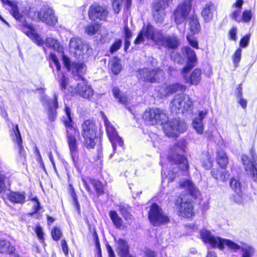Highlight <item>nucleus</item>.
Masks as SVG:
<instances>
[{"instance_id": "4468645a", "label": "nucleus", "mask_w": 257, "mask_h": 257, "mask_svg": "<svg viewBox=\"0 0 257 257\" xmlns=\"http://www.w3.org/2000/svg\"><path fill=\"white\" fill-rule=\"evenodd\" d=\"M203 241L213 248H218L222 250L224 248V239L218 236L213 234L207 230H203L201 232Z\"/></svg>"}, {"instance_id": "09e8293b", "label": "nucleus", "mask_w": 257, "mask_h": 257, "mask_svg": "<svg viewBox=\"0 0 257 257\" xmlns=\"http://www.w3.org/2000/svg\"><path fill=\"white\" fill-rule=\"evenodd\" d=\"M123 0H112V6L115 13L118 14L120 9Z\"/></svg>"}, {"instance_id": "ddd939ff", "label": "nucleus", "mask_w": 257, "mask_h": 257, "mask_svg": "<svg viewBox=\"0 0 257 257\" xmlns=\"http://www.w3.org/2000/svg\"><path fill=\"white\" fill-rule=\"evenodd\" d=\"M229 183L231 188L236 193L234 196V201L236 202L244 205L250 200L251 198L243 194L244 186L241 184V182L238 178H231Z\"/></svg>"}, {"instance_id": "aec40b11", "label": "nucleus", "mask_w": 257, "mask_h": 257, "mask_svg": "<svg viewBox=\"0 0 257 257\" xmlns=\"http://www.w3.org/2000/svg\"><path fill=\"white\" fill-rule=\"evenodd\" d=\"M78 135V131H77V133L75 132L67 133V142L71 155L74 162H75L78 158V147L76 136Z\"/></svg>"}, {"instance_id": "393cba45", "label": "nucleus", "mask_w": 257, "mask_h": 257, "mask_svg": "<svg viewBox=\"0 0 257 257\" xmlns=\"http://www.w3.org/2000/svg\"><path fill=\"white\" fill-rule=\"evenodd\" d=\"M71 70L74 78L76 80L80 81L84 79L83 75L86 71V66L83 63H73Z\"/></svg>"}, {"instance_id": "a211bd4d", "label": "nucleus", "mask_w": 257, "mask_h": 257, "mask_svg": "<svg viewBox=\"0 0 257 257\" xmlns=\"http://www.w3.org/2000/svg\"><path fill=\"white\" fill-rule=\"evenodd\" d=\"M57 98L58 94L56 93H54L52 99H48L46 96L43 97V103L48 109V116L51 121L54 120L56 116V109L58 106Z\"/></svg>"}, {"instance_id": "4be33fe9", "label": "nucleus", "mask_w": 257, "mask_h": 257, "mask_svg": "<svg viewBox=\"0 0 257 257\" xmlns=\"http://www.w3.org/2000/svg\"><path fill=\"white\" fill-rule=\"evenodd\" d=\"M217 162L220 167V170H213L212 174L213 177L218 180L224 182L225 181V175L224 174V167H225V153L218 151L217 152Z\"/></svg>"}, {"instance_id": "20e7f679", "label": "nucleus", "mask_w": 257, "mask_h": 257, "mask_svg": "<svg viewBox=\"0 0 257 257\" xmlns=\"http://www.w3.org/2000/svg\"><path fill=\"white\" fill-rule=\"evenodd\" d=\"M181 52L183 56L187 59L186 65L183 68L182 71L183 77L187 83H189L192 85H197L201 80V70L196 68L192 71L189 76L186 75V73L196 65L197 61L196 54L193 50L188 46L182 48Z\"/></svg>"}, {"instance_id": "79ce46f5", "label": "nucleus", "mask_w": 257, "mask_h": 257, "mask_svg": "<svg viewBox=\"0 0 257 257\" xmlns=\"http://www.w3.org/2000/svg\"><path fill=\"white\" fill-rule=\"evenodd\" d=\"M180 112L182 113H190L191 112L193 108V101L191 98L189 96V101L187 103H183Z\"/></svg>"}, {"instance_id": "c03bdc74", "label": "nucleus", "mask_w": 257, "mask_h": 257, "mask_svg": "<svg viewBox=\"0 0 257 257\" xmlns=\"http://www.w3.org/2000/svg\"><path fill=\"white\" fill-rule=\"evenodd\" d=\"M226 246L234 252H237L241 249V246L229 239H226Z\"/></svg>"}, {"instance_id": "e433bc0d", "label": "nucleus", "mask_w": 257, "mask_h": 257, "mask_svg": "<svg viewBox=\"0 0 257 257\" xmlns=\"http://www.w3.org/2000/svg\"><path fill=\"white\" fill-rule=\"evenodd\" d=\"M242 88L238 85L236 89V96L237 102L243 108H245L247 106V100L242 97Z\"/></svg>"}, {"instance_id": "ea45409f", "label": "nucleus", "mask_w": 257, "mask_h": 257, "mask_svg": "<svg viewBox=\"0 0 257 257\" xmlns=\"http://www.w3.org/2000/svg\"><path fill=\"white\" fill-rule=\"evenodd\" d=\"M112 92L113 95L118 99L119 102L124 104L127 103V99L126 96L121 94L118 88H113Z\"/></svg>"}, {"instance_id": "1a4fd4ad", "label": "nucleus", "mask_w": 257, "mask_h": 257, "mask_svg": "<svg viewBox=\"0 0 257 257\" xmlns=\"http://www.w3.org/2000/svg\"><path fill=\"white\" fill-rule=\"evenodd\" d=\"M137 77L140 81L150 83L159 82L164 78V72L160 69L144 68L138 71Z\"/></svg>"}, {"instance_id": "c756f323", "label": "nucleus", "mask_w": 257, "mask_h": 257, "mask_svg": "<svg viewBox=\"0 0 257 257\" xmlns=\"http://www.w3.org/2000/svg\"><path fill=\"white\" fill-rule=\"evenodd\" d=\"M24 192H11L9 195V200L15 203L24 204L26 201Z\"/></svg>"}, {"instance_id": "58836bf2", "label": "nucleus", "mask_w": 257, "mask_h": 257, "mask_svg": "<svg viewBox=\"0 0 257 257\" xmlns=\"http://www.w3.org/2000/svg\"><path fill=\"white\" fill-rule=\"evenodd\" d=\"M128 207L127 205H121L119 206V211L124 219L127 221H129L133 219L132 215L128 211Z\"/></svg>"}, {"instance_id": "864d4df0", "label": "nucleus", "mask_w": 257, "mask_h": 257, "mask_svg": "<svg viewBox=\"0 0 257 257\" xmlns=\"http://www.w3.org/2000/svg\"><path fill=\"white\" fill-rule=\"evenodd\" d=\"M51 235L54 240H58L61 236L62 233L59 228L55 227L51 231Z\"/></svg>"}, {"instance_id": "6e6d98bb", "label": "nucleus", "mask_w": 257, "mask_h": 257, "mask_svg": "<svg viewBox=\"0 0 257 257\" xmlns=\"http://www.w3.org/2000/svg\"><path fill=\"white\" fill-rule=\"evenodd\" d=\"M122 44V41L120 39L116 40L113 44L112 45V46L110 47V52L111 53H113V52L117 51L120 47L121 45Z\"/></svg>"}, {"instance_id": "f8f14e48", "label": "nucleus", "mask_w": 257, "mask_h": 257, "mask_svg": "<svg viewBox=\"0 0 257 257\" xmlns=\"http://www.w3.org/2000/svg\"><path fill=\"white\" fill-rule=\"evenodd\" d=\"M191 0H184L174 12V20L177 25L185 21L191 10Z\"/></svg>"}, {"instance_id": "bb28decb", "label": "nucleus", "mask_w": 257, "mask_h": 257, "mask_svg": "<svg viewBox=\"0 0 257 257\" xmlns=\"http://www.w3.org/2000/svg\"><path fill=\"white\" fill-rule=\"evenodd\" d=\"M216 14V7L211 3L207 4L201 12L202 16L206 23L209 22Z\"/></svg>"}, {"instance_id": "0e129e2a", "label": "nucleus", "mask_w": 257, "mask_h": 257, "mask_svg": "<svg viewBox=\"0 0 257 257\" xmlns=\"http://www.w3.org/2000/svg\"><path fill=\"white\" fill-rule=\"evenodd\" d=\"M61 244L64 253L65 255H67L68 253V248L66 240L64 239L62 240Z\"/></svg>"}, {"instance_id": "0eeeda50", "label": "nucleus", "mask_w": 257, "mask_h": 257, "mask_svg": "<svg viewBox=\"0 0 257 257\" xmlns=\"http://www.w3.org/2000/svg\"><path fill=\"white\" fill-rule=\"evenodd\" d=\"M23 12L32 19L37 18L41 21L49 25H55L57 22V19L54 15V11L47 6H44L37 15L30 8L28 11L26 10Z\"/></svg>"}, {"instance_id": "9b49d317", "label": "nucleus", "mask_w": 257, "mask_h": 257, "mask_svg": "<svg viewBox=\"0 0 257 257\" xmlns=\"http://www.w3.org/2000/svg\"><path fill=\"white\" fill-rule=\"evenodd\" d=\"M102 117L104 121L107 135L111 143L113 152L115 153L117 146L120 147H122L123 144V141L121 138L118 135L115 128L108 120V118L103 113H102Z\"/></svg>"}, {"instance_id": "de8ad7c7", "label": "nucleus", "mask_w": 257, "mask_h": 257, "mask_svg": "<svg viewBox=\"0 0 257 257\" xmlns=\"http://www.w3.org/2000/svg\"><path fill=\"white\" fill-rule=\"evenodd\" d=\"M98 27L96 25L91 24L85 28V32L89 35H93L98 31Z\"/></svg>"}, {"instance_id": "6ab92c4d", "label": "nucleus", "mask_w": 257, "mask_h": 257, "mask_svg": "<svg viewBox=\"0 0 257 257\" xmlns=\"http://www.w3.org/2000/svg\"><path fill=\"white\" fill-rule=\"evenodd\" d=\"M13 135V140L14 142L17 144L19 152V157L18 160L20 163L24 164L26 161V154L24 148L22 145V139L18 125L16 126L15 129H14Z\"/></svg>"}, {"instance_id": "f03ea898", "label": "nucleus", "mask_w": 257, "mask_h": 257, "mask_svg": "<svg viewBox=\"0 0 257 257\" xmlns=\"http://www.w3.org/2000/svg\"><path fill=\"white\" fill-rule=\"evenodd\" d=\"M146 39L152 41L158 46L169 49H175L179 45V40L175 35H164L161 31L154 28L151 24L147 25L140 32L135 43L139 45Z\"/></svg>"}, {"instance_id": "6e6552de", "label": "nucleus", "mask_w": 257, "mask_h": 257, "mask_svg": "<svg viewBox=\"0 0 257 257\" xmlns=\"http://www.w3.org/2000/svg\"><path fill=\"white\" fill-rule=\"evenodd\" d=\"M148 217L151 223L156 226L166 224L170 221L169 217L156 203L151 205L148 212Z\"/></svg>"}, {"instance_id": "4c0bfd02", "label": "nucleus", "mask_w": 257, "mask_h": 257, "mask_svg": "<svg viewBox=\"0 0 257 257\" xmlns=\"http://www.w3.org/2000/svg\"><path fill=\"white\" fill-rule=\"evenodd\" d=\"M241 250L242 252L241 257H252L255 252L253 247L246 244L241 246Z\"/></svg>"}, {"instance_id": "052dcab7", "label": "nucleus", "mask_w": 257, "mask_h": 257, "mask_svg": "<svg viewBox=\"0 0 257 257\" xmlns=\"http://www.w3.org/2000/svg\"><path fill=\"white\" fill-rule=\"evenodd\" d=\"M35 232L38 237L43 242L44 240V233L42 227L39 225L36 226Z\"/></svg>"}, {"instance_id": "680f3d73", "label": "nucleus", "mask_w": 257, "mask_h": 257, "mask_svg": "<svg viewBox=\"0 0 257 257\" xmlns=\"http://www.w3.org/2000/svg\"><path fill=\"white\" fill-rule=\"evenodd\" d=\"M5 177L0 174V193L5 192L6 190V186L5 183Z\"/></svg>"}, {"instance_id": "7ed1b4c3", "label": "nucleus", "mask_w": 257, "mask_h": 257, "mask_svg": "<svg viewBox=\"0 0 257 257\" xmlns=\"http://www.w3.org/2000/svg\"><path fill=\"white\" fill-rule=\"evenodd\" d=\"M4 5H7L11 7V15L19 22L22 23L21 29L31 38L34 43L39 46L44 44V40L38 34L33 26L26 22L24 16L20 12L18 6L9 0H1Z\"/></svg>"}, {"instance_id": "37998d69", "label": "nucleus", "mask_w": 257, "mask_h": 257, "mask_svg": "<svg viewBox=\"0 0 257 257\" xmlns=\"http://www.w3.org/2000/svg\"><path fill=\"white\" fill-rule=\"evenodd\" d=\"M46 45L49 48L54 50L59 51L60 44L56 39L52 38H48L46 40Z\"/></svg>"}, {"instance_id": "39448f33", "label": "nucleus", "mask_w": 257, "mask_h": 257, "mask_svg": "<svg viewBox=\"0 0 257 257\" xmlns=\"http://www.w3.org/2000/svg\"><path fill=\"white\" fill-rule=\"evenodd\" d=\"M168 161L171 164V168L173 169L172 172L168 171L167 167L162 164V178L163 181L167 178L168 179V182H172L175 178L177 174V171L175 172L174 170L178 167L182 171H187L189 168V165L186 159L183 156L179 154H174L169 156Z\"/></svg>"}, {"instance_id": "a19ab883", "label": "nucleus", "mask_w": 257, "mask_h": 257, "mask_svg": "<svg viewBox=\"0 0 257 257\" xmlns=\"http://www.w3.org/2000/svg\"><path fill=\"white\" fill-rule=\"evenodd\" d=\"M81 53L80 58L83 59H87L89 56L92 54V49L90 48L89 46L86 43L83 44L82 47H81Z\"/></svg>"}, {"instance_id": "dca6fc26", "label": "nucleus", "mask_w": 257, "mask_h": 257, "mask_svg": "<svg viewBox=\"0 0 257 257\" xmlns=\"http://www.w3.org/2000/svg\"><path fill=\"white\" fill-rule=\"evenodd\" d=\"M108 15L106 8L96 4L90 6L88 11V16L91 21H96L97 20H105Z\"/></svg>"}, {"instance_id": "a878e982", "label": "nucleus", "mask_w": 257, "mask_h": 257, "mask_svg": "<svg viewBox=\"0 0 257 257\" xmlns=\"http://www.w3.org/2000/svg\"><path fill=\"white\" fill-rule=\"evenodd\" d=\"M207 114V111L206 110L198 111V116L194 118L192 121L193 128L197 133L201 134L203 132V124L202 120L205 117Z\"/></svg>"}, {"instance_id": "49530a36", "label": "nucleus", "mask_w": 257, "mask_h": 257, "mask_svg": "<svg viewBox=\"0 0 257 257\" xmlns=\"http://www.w3.org/2000/svg\"><path fill=\"white\" fill-rule=\"evenodd\" d=\"M98 195H101L103 192V187L99 181L95 180H90Z\"/></svg>"}, {"instance_id": "5fc2aeb1", "label": "nucleus", "mask_w": 257, "mask_h": 257, "mask_svg": "<svg viewBox=\"0 0 257 257\" xmlns=\"http://www.w3.org/2000/svg\"><path fill=\"white\" fill-rule=\"evenodd\" d=\"M186 145L187 142L185 140H180L176 143L175 146V149L177 151L179 150H180L182 151H184L185 150Z\"/></svg>"}, {"instance_id": "69168bd1", "label": "nucleus", "mask_w": 257, "mask_h": 257, "mask_svg": "<svg viewBox=\"0 0 257 257\" xmlns=\"http://www.w3.org/2000/svg\"><path fill=\"white\" fill-rule=\"evenodd\" d=\"M63 60L64 62V64L65 66L66 67V68L68 70H69L71 67V63H70V59L66 57L65 56H63Z\"/></svg>"}, {"instance_id": "5701e85b", "label": "nucleus", "mask_w": 257, "mask_h": 257, "mask_svg": "<svg viewBox=\"0 0 257 257\" xmlns=\"http://www.w3.org/2000/svg\"><path fill=\"white\" fill-rule=\"evenodd\" d=\"M167 3H162L161 2L155 3L153 11V15L154 20L158 23H162L166 16L165 10L168 7Z\"/></svg>"}, {"instance_id": "338daca9", "label": "nucleus", "mask_w": 257, "mask_h": 257, "mask_svg": "<svg viewBox=\"0 0 257 257\" xmlns=\"http://www.w3.org/2000/svg\"><path fill=\"white\" fill-rule=\"evenodd\" d=\"M145 254L147 257H155V253L149 249H147L145 251Z\"/></svg>"}, {"instance_id": "423d86ee", "label": "nucleus", "mask_w": 257, "mask_h": 257, "mask_svg": "<svg viewBox=\"0 0 257 257\" xmlns=\"http://www.w3.org/2000/svg\"><path fill=\"white\" fill-rule=\"evenodd\" d=\"M96 131V126L93 121L86 120L82 124L81 133L84 139V146L87 149H92L94 147Z\"/></svg>"}, {"instance_id": "9d476101", "label": "nucleus", "mask_w": 257, "mask_h": 257, "mask_svg": "<svg viewBox=\"0 0 257 257\" xmlns=\"http://www.w3.org/2000/svg\"><path fill=\"white\" fill-rule=\"evenodd\" d=\"M251 159L246 155L241 156V160L244 168L254 182H257V156L253 149L250 151Z\"/></svg>"}, {"instance_id": "13d9d810", "label": "nucleus", "mask_w": 257, "mask_h": 257, "mask_svg": "<svg viewBox=\"0 0 257 257\" xmlns=\"http://www.w3.org/2000/svg\"><path fill=\"white\" fill-rule=\"evenodd\" d=\"M237 32V29L236 27H232L228 32V36L230 40L232 41H236L237 36L236 34Z\"/></svg>"}, {"instance_id": "b1692460", "label": "nucleus", "mask_w": 257, "mask_h": 257, "mask_svg": "<svg viewBox=\"0 0 257 257\" xmlns=\"http://www.w3.org/2000/svg\"><path fill=\"white\" fill-rule=\"evenodd\" d=\"M186 89V87L183 85L176 83L175 84L165 85L162 87L159 90V92L160 93L162 96H166L171 94L177 91L183 92Z\"/></svg>"}, {"instance_id": "f3484780", "label": "nucleus", "mask_w": 257, "mask_h": 257, "mask_svg": "<svg viewBox=\"0 0 257 257\" xmlns=\"http://www.w3.org/2000/svg\"><path fill=\"white\" fill-rule=\"evenodd\" d=\"M73 93H76L84 98L90 99L93 96L94 91L91 86L88 84L87 81L82 79L78 83Z\"/></svg>"}, {"instance_id": "72a5a7b5", "label": "nucleus", "mask_w": 257, "mask_h": 257, "mask_svg": "<svg viewBox=\"0 0 257 257\" xmlns=\"http://www.w3.org/2000/svg\"><path fill=\"white\" fill-rule=\"evenodd\" d=\"M109 216L113 225L117 229H121L123 226V220L119 217L115 211L111 210L109 212Z\"/></svg>"}, {"instance_id": "cd10ccee", "label": "nucleus", "mask_w": 257, "mask_h": 257, "mask_svg": "<svg viewBox=\"0 0 257 257\" xmlns=\"http://www.w3.org/2000/svg\"><path fill=\"white\" fill-rule=\"evenodd\" d=\"M81 39L79 38H72L69 43V49L71 53H73L75 57L80 58L81 50L82 46L84 44Z\"/></svg>"}, {"instance_id": "bf43d9fd", "label": "nucleus", "mask_w": 257, "mask_h": 257, "mask_svg": "<svg viewBox=\"0 0 257 257\" xmlns=\"http://www.w3.org/2000/svg\"><path fill=\"white\" fill-rule=\"evenodd\" d=\"M30 200L33 202L34 213L38 212L40 209V202L37 197L30 198Z\"/></svg>"}, {"instance_id": "a18cd8bd", "label": "nucleus", "mask_w": 257, "mask_h": 257, "mask_svg": "<svg viewBox=\"0 0 257 257\" xmlns=\"http://www.w3.org/2000/svg\"><path fill=\"white\" fill-rule=\"evenodd\" d=\"M50 59L51 61L50 66L53 68L52 65L53 64L56 67L57 70L59 71L61 69V66L59 62H58L56 56L54 54L51 53L50 56Z\"/></svg>"}, {"instance_id": "c85d7f7f", "label": "nucleus", "mask_w": 257, "mask_h": 257, "mask_svg": "<svg viewBox=\"0 0 257 257\" xmlns=\"http://www.w3.org/2000/svg\"><path fill=\"white\" fill-rule=\"evenodd\" d=\"M65 111L67 116L64 119V123L66 128L67 133L75 132L77 133V131L78 130L72 125V120L71 116L70 108L69 106H65Z\"/></svg>"}, {"instance_id": "774afa93", "label": "nucleus", "mask_w": 257, "mask_h": 257, "mask_svg": "<svg viewBox=\"0 0 257 257\" xmlns=\"http://www.w3.org/2000/svg\"><path fill=\"white\" fill-rule=\"evenodd\" d=\"M107 250L108 253L109 257H115L113 250L109 245L106 246Z\"/></svg>"}, {"instance_id": "603ef678", "label": "nucleus", "mask_w": 257, "mask_h": 257, "mask_svg": "<svg viewBox=\"0 0 257 257\" xmlns=\"http://www.w3.org/2000/svg\"><path fill=\"white\" fill-rule=\"evenodd\" d=\"M61 78L59 82L62 90H65L68 83V78L63 73H61Z\"/></svg>"}, {"instance_id": "3c124183", "label": "nucleus", "mask_w": 257, "mask_h": 257, "mask_svg": "<svg viewBox=\"0 0 257 257\" xmlns=\"http://www.w3.org/2000/svg\"><path fill=\"white\" fill-rule=\"evenodd\" d=\"M241 51H242L240 48L237 49L232 56V60L234 64L235 65V67H237L238 66V64L240 60L241 56Z\"/></svg>"}, {"instance_id": "c9c22d12", "label": "nucleus", "mask_w": 257, "mask_h": 257, "mask_svg": "<svg viewBox=\"0 0 257 257\" xmlns=\"http://www.w3.org/2000/svg\"><path fill=\"white\" fill-rule=\"evenodd\" d=\"M110 68L113 74H118L121 70V65L120 63V59L117 57H114L110 61Z\"/></svg>"}, {"instance_id": "f704fd0d", "label": "nucleus", "mask_w": 257, "mask_h": 257, "mask_svg": "<svg viewBox=\"0 0 257 257\" xmlns=\"http://www.w3.org/2000/svg\"><path fill=\"white\" fill-rule=\"evenodd\" d=\"M15 250V247L12 245L10 242L5 240H0V252L13 253Z\"/></svg>"}, {"instance_id": "412c9836", "label": "nucleus", "mask_w": 257, "mask_h": 257, "mask_svg": "<svg viewBox=\"0 0 257 257\" xmlns=\"http://www.w3.org/2000/svg\"><path fill=\"white\" fill-rule=\"evenodd\" d=\"M188 101H189V95L183 93L175 95L171 103V111L176 113H179L183 103H187Z\"/></svg>"}, {"instance_id": "f257e3e1", "label": "nucleus", "mask_w": 257, "mask_h": 257, "mask_svg": "<svg viewBox=\"0 0 257 257\" xmlns=\"http://www.w3.org/2000/svg\"><path fill=\"white\" fill-rule=\"evenodd\" d=\"M143 118L148 125H162L164 133L168 137H176L178 133H183L186 129V124L184 121L177 119L169 121L166 113L159 108L147 109Z\"/></svg>"}, {"instance_id": "473e14b6", "label": "nucleus", "mask_w": 257, "mask_h": 257, "mask_svg": "<svg viewBox=\"0 0 257 257\" xmlns=\"http://www.w3.org/2000/svg\"><path fill=\"white\" fill-rule=\"evenodd\" d=\"M242 4V0H238L235 3H234L233 6L236 7V9L230 15V17L232 19L238 23L241 22V16H240V14Z\"/></svg>"}, {"instance_id": "4d7b16f0", "label": "nucleus", "mask_w": 257, "mask_h": 257, "mask_svg": "<svg viewBox=\"0 0 257 257\" xmlns=\"http://www.w3.org/2000/svg\"><path fill=\"white\" fill-rule=\"evenodd\" d=\"M189 44L193 48L198 49V44L196 39L193 36H188L187 37Z\"/></svg>"}, {"instance_id": "2f4dec72", "label": "nucleus", "mask_w": 257, "mask_h": 257, "mask_svg": "<svg viewBox=\"0 0 257 257\" xmlns=\"http://www.w3.org/2000/svg\"><path fill=\"white\" fill-rule=\"evenodd\" d=\"M189 26L190 30L193 34H197L199 32L200 25L196 15H190L189 18Z\"/></svg>"}, {"instance_id": "2eb2a0df", "label": "nucleus", "mask_w": 257, "mask_h": 257, "mask_svg": "<svg viewBox=\"0 0 257 257\" xmlns=\"http://www.w3.org/2000/svg\"><path fill=\"white\" fill-rule=\"evenodd\" d=\"M175 205L179 216L190 218L194 215L193 206L190 201L180 198L177 200Z\"/></svg>"}, {"instance_id": "8fccbe9b", "label": "nucleus", "mask_w": 257, "mask_h": 257, "mask_svg": "<svg viewBox=\"0 0 257 257\" xmlns=\"http://www.w3.org/2000/svg\"><path fill=\"white\" fill-rule=\"evenodd\" d=\"M251 17L252 14L251 11L245 10L242 13L241 18V22L248 23L251 20Z\"/></svg>"}, {"instance_id": "7c9ffc66", "label": "nucleus", "mask_w": 257, "mask_h": 257, "mask_svg": "<svg viewBox=\"0 0 257 257\" xmlns=\"http://www.w3.org/2000/svg\"><path fill=\"white\" fill-rule=\"evenodd\" d=\"M180 186L182 188H185L190 195L194 197H197L198 192L193 184L189 180H184L179 183Z\"/></svg>"}, {"instance_id": "e2e57ef3", "label": "nucleus", "mask_w": 257, "mask_h": 257, "mask_svg": "<svg viewBox=\"0 0 257 257\" xmlns=\"http://www.w3.org/2000/svg\"><path fill=\"white\" fill-rule=\"evenodd\" d=\"M249 41V36L246 35L243 37L240 41L239 45L241 47L245 48L248 44Z\"/></svg>"}]
</instances>
